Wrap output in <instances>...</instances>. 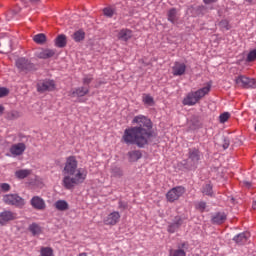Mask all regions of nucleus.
<instances>
[{
    "mask_svg": "<svg viewBox=\"0 0 256 256\" xmlns=\"http://www.w3.org/2000/svg\"><path fill=\"white\" fill-rule=\"evenodd\" d=\"M132 126L126 128L122 135V143L136 145L139 149H145L153 137V122L147 116L138 115L132 120Z\"/></svg>",
    "mask_w": 256,
    "mask_h": 256,
    "instance_id": "f257e3e1",
    "label": "nucleus"
},
{
    "mask_svg": "<svg viewBox=\"0 0 256 256\" xmlns=\"http://www.w3.org/2000/svg\"><path fill=\"white\" fill-rule=\"evenodd\" d=\"M62 173L64 175L62 185L65 189H73L75 185H81L87 179V170L79 168V162L75 156L66 158Z\"/></svg>",
    "mask_w": 256,
    "mask_h": 256,
    "instance_id": "f03ea898",
    "label": "nucleus"
},
{
    "mask_svg": "<svg viewBox=\"0 0 256 256\" xmlns=\"http://www.w3.org/2000/svg\"><path fill=\"white\" fill-rule=\"evenodd\" d=\"M211 91V84H207L203 88L198 89L197 91L189 92L186 97L183 99V105H187L188 107H193V105H197L205 95H209Z\"/></svg>",
    "mask_w": 256,
    "mask_h": 256,
    "instance_id": "7ed1b4c3",
    "label": "nucleus"
},
{
    "mask_svg": "<svg viewBox=\"0 0 256 256\" xmlns=\"http://www.w3.org/2000/svg\"><path fill=\"white\" fill-rule=\"evenodd\" d=\"M203 157V154L199 149L197 148H189L188 149V159L184 160L182 165L184 169H187L188 171H195L197 167H199V162L201 161V158Z\"/></svg>",
    "mask_w": 256,
    "mask_h": 256,
    "instance_id": "20e7f679",
    "label": "nucleus"
},
{
    "mask_svg": "<svg viewBox=\"0 0 256 256\" xmlns=\"http://www.w3.org/2000/svg\"><path fill=\"white\" fill-rule=\"evenodd\" d=\"M3 202L5 205H12L21 209L25 206V199L19 196V194H6L3 196Z\"/></svg>",
    "mask_w": 256,
    "mask_h": 256,
    "instance_id": "39448f33",
    "label": "nucleus"
},
{
    "mask_svg": "<svg viewBox=\"0 0 256 256\" xmlns=\"http://www.w3.org/2000/svg\"><path fill=\"white\" fill-rule=\"evenodd\" d=\"M183 195H185V187L176 186L167 192L166 199L169 203H175V201H178Z\"/></svg>",
    "mask_w": 256,
    "mask_h": 256,
    "instance_id": "423d86ee",
    "label": "nucleus"
},
{
    "mask_svg": "<svg viewBox=\"0 0 256 256\" xmlns=\"http://www.w3.org/2000/svg\"><path fill=\"white\" fill-rule=\"evenodd\" d=\"M236 85L243 89H256V80L247 76L240 75L236 79Z\"/></svg>",
    "mask_w": 256,
    "mask_h": 256,
    "instance_id": "0eeeda50",
    "label": "nucleus"
},
{
    "mask_svg": "<svg viewBox=\"0 0 256 256\" xmlns=\"http://www.w3.org/2000/svg\"><path fill=\"white\" fill-rule=\"evenodd\" d=\"M16 67L20 71H25L26 73L29 71H35L36 67L29 59L27 58H19L16 60Z\"/></svg>",
    "mask_w": 256,
    "mask_h": 256,
    "instance_id": "6e6552de",
    "label": "nucleus"
},
{
    "mask_svg": "<svg viewBox=\"0 0 256 256\" xmlns=\"http://www.w3.org/2000/svg\"><path fill=\"white\" fill-rule=\"evenodd\" d=\"M37 91L39 93H45V91H55V81L42 80L37 84Z\"/></svg>",
    "mask_w": 256,
    "mask_h": 256,
    "instance_id": "1a4fd4ad",
    "label": "nucleus"
},
{
    "mask_svg": "<svg viewBox=\"0 0 256 256\" xmlns=\"http://www.w3.org/2000/svg\"><path fill=\"white\" fill-rule=\"evenodd\" d=\"M167 21H169L172 25H179V19H181V14L177 8H170L167 11Z\"/></svg>",
    "mask_w": 256,
    "mask_h": 256,
    "instance_id": "9d476101",
    "label": "nucleus"
},
{
    "mask_svg": "<svg viewBox=\"0 0 256 256\" xmlns=\"http://www.w3.org/2000/svg\"><path fill=\"white\" fill-rule=\"evenodd\" d=\"M15 219H17L15 212L5 210L0 213V225H7L9 221H15Z\"/></svg>",
    "mask_w": 256,
    "mask_h": 256,
    "instance_id": "9b49d317",
    "label": "nucleus"
},
{
    "mask_svg": "<svg viewBox=\"0 0 256 256\" xmlns=\"http://www.w3.org/2000/svg\"><path fill=\"white\" fill-rule=\"evenodd\" d=\"M30 205L33 207V209H36L37 211H43L47 207L45 204V200L39 196H34L30 200Z\"/></svg>",
    "mask_w": 256,
    "mask_h": 256,
    "instance_id": "f8f14e48",
    "label": "nucleus"
},
{
    "mask_svg": "<svg viewBox=\"0 0 256 256\" xmlns=\"http://www.w3.org/2000/svg\"><path fill=\"white\" fill-rule=\"evenodd\" d=\"M57 51L53 49H42L35 52V57L38 59H51L55 57Z\"/></svg>",
    "mask_w": 256,
    "mask_h": 256,
    "instance_id": "ddd939ff",
    "label": "nucleus"
},
{
    "mask_svg": "<svg viewBox=\"0 0 256 256\" xmlns=\"http://www.w3.org/2000/svg\"><path fill=\"white\" fill-rule=\"evenodd\" d=\"M187 71V65L183 62H175L172 67L174 77H181Z\"/></svg>",
    "mask_w": 256,
    "mask_h": 256,
    "instance_id": "4468645a",
    "label": "nucleus"
},
{
    "mask_svg": "<svg viewBox=\"0 0 256 256\" xmlns=\"http://www.w3.org/2000/svg\"><path fill=\"white\" fill-rule=\"evenodd\" d=\"M120 219H121V214H119L118 211H114V212L108 214L104 218V224L105 225H117V223Z\"/></svg>",
    "mask_w": 256,
    "mask_h": 256,
    "instance_id": "2eb2a0df",
    "label": "nucleus"
},
{
    "mask_svg": "<svg viewBox=\"0 0 256 256\" xmlns=\"http://www.w3.org/2000/svg\"><path fill=\"white\" fill-rule=\"evenodd\" d=\"M25 149H27L25 143H17L10 147V153L15 157H19V155H23V153H25Z\"/></svg>",
    "mask_w": 256,
    "mask_h": 256,
    "instance_id": "dca6fc26",
    "label": "nucleus"
},
{
    "mask_svg": "<svg viewBox=\"0 0 256 256\" xmlns=\"http://www.w3.org/2000/svg\"><path fill=\"white\" fill-rule=\"evenodd\" d=\"M192 17H203L207 13V6H196L189 8Z\"/></svg>",
    "mask_w": 256,
    "mask_h": 256,
    "instance_id": "f3484780",
    "label": "nucleus"
},
{
    "mask_svg": "<svg viewBox=\"0 0 256 256\" xmlns=\"http://www.w3.org/2000/svg\"><path fill=\"white\" fill-rule=\"evenodd\" d=\"M0 53H11V38L0 39Z\"/></svg>",
    "mask_w": 256,
    "mask_h": 256,
    "instance_id": "a211bd4d",
    "label": "nucleus"
},
{
    "mask_svg": "<svg viewBox=\"0 0 256 256\" xmlns=\"http://www.w3.org/2000/svg\"><path fill=\"white\" fill-rule=\"evenodd\" d=\"M202 125L203 124L201 123L199 116H192L188 121L190 131H197V129H201Z\"/></svg>",
    "mask_w": 256,
    "mask_h": 256,
    "instance_id": "6ab92c4d",
    "label": "nucleus"
},
{
    "mask_svg": "<svg viewBox=\"0 0 256 256\" xmlns=\"http://www.w3.org/2000/svg\"><path fill=\"white\" fill-rule=\"evenodd\" d=\"M211 221L214 225H223L227 221V214L225 212H217L212 216Z\"/></svg>",
    "mask_w": 256,
    "mask_h": 256,
    "instance_id": "aec40b11",
    "label": "nucleus"
},
{
    "mask_svg": "<svg viewBox=\"0 0 256 256\" xmlns=\"http://www.w3.org/2000/svg\"><path fill=\"white\" fill-rule=\"evenodd\" d=\"M181 225H183V218H181V216H176L173 223L168 226V233H175Z\"/></svg>",
    "mask_w": 256,
    "mask_h": 256,
    "instance_id": "412c9836",
    "label": "nucleus"
},
{
    "mask_svg": "<svg viewBox=\"0 0 256 256\" xmlns=\"http://www.w3.org/2000/svg\"><path fill=\"white\" fill-rule=\"evenodd\" d=\"M249 237H251L249 232H242V233L234 236L233 241H235V243H237V245H245V243H247V241H249Z\"/></svg>",
    "mask_w": 256,
    "mask_h": 256,
    "instance_id": "4be33fe9",
    "label": "nucleus"
},
{
    "mask_svg": "<svg viewBox=\"0 0 256 256\" xmlns=\"http://www.w3.org/2000/svg\"><path fill=\"white\" fill-rule=\"evenodd\" d=\"M28 231L33 235V237H38V235H41V233H43V227L34 222L29 225Z\"/></svg>",
    "mask_w": 256,
    "mask_h": 256,
    "instance_id": "5701e85b",
    "label": "nucleus"
},
{
    "mask_svg": "<svg viewBox=\"0 0 256 256\" xmlns=\"http://www.w3.org/2000/svg\"><path fill=\"white\" fill-rule=\"evenodd\" d=\"M89 93V87L81 86L72 91V97H85Z\"/></svg>",
    "mask_w": 256,
    "mask_h": 256,
    "instance_id": "b1692460",
    "label": "nucleus"
},
{
    "mask_svg": "<svg viewBox=\"0 0 256 256\" xmlns=\"http://www.w3.org/2000/svg\"><path fill=\"white\" fill-rule=\"evenodd\" d=\"M133 37V32L129 29H122L118 33V39L120 41H129Z\"/></svg>",
    "mask_w": 256,
    "mask_h": 256,
    "instance_id": "393cba45",
    "label": "nucleus"
},
{
    "mask_svg": "<svg viewBox=\"0 0 256 256\" xmlns=\"http://www.w3.org/2000/svg\"><path fill=\"white\" fill-rule=\"evenodd\" d=\"M143 157V153H141V150H132L128 152V158L129 161L132 163H135L136 161H139Z\"/></svg>",
    "mask_w": 256,
    "mask_h": 256,
    "instance_id": "a878e982",
    "label": "nucleus"
},
{
    "mask_svg": "<svg viewBox=\"0 0 256 256\" xmlns=\"http://www.w3.org/2000/svg\"><path fill=\"white\" fill-rule=\"evenodd\" d=\"M55 45L56 47H59L60 49H63V47L67 46V36L65 34L58 35L55 39Z\"/></svg>",
    "mask_w": 256,
    "mask_h": 256,
    "instance_id": "bb28decb",
    "label": "nucleus"
},
{
    "mask_svg": "<svg viewBox=\"0 0 256 256\" xmlns=\"http://www.w3.org/2000/svg\"><path fill=\"white\" fill-rule=\"evenodd\" d=\"M54 206L58 211H67L69 209V203L65 200L56 201Z\"/></svg>",
    "mask_w": 256,
    "mask_h": 256,
    "instance_id": "cd10ccee",
    "label": "nucleus"
},
{
    "mask_svg": "<svg viewBox=\"0 0 256 256\" xmlns=\"http://www.w3.org/2000/svg\"><path fill=\"white\" fill-rule=\"evenodd\" d=\"M72 38L74 39V41L76 43H81V41L85 40V31L78 30V31L74 32V34L72 35Z\"/></svg>",
    "mask_w": 256,
    "mask_h": 256,
    "instance_id": "c85d7f7f",
    "label": "nucleus"
},
{
    "mask_svg": "<svg viewBox=\"0 0 256 256\" xmlns=\"http://www.w3.org/2000/svg\"><path fill=\"white\" fill-rule=\"evenodd\" d=\"M112 177H116V179H121L123 177V169L119 166H114L111 168Z\"/></svg>",
    "mask_w": 256,
    "mask_h": 256,
    "instance_id": "c756f323",
    "label": "nucleus"
},
{
    "mask_svg": "<svg viewBox=\"0 0 256 256\" xmlns=\"http://www.w3.org/2000/svg\"><path fill=\"white\" fill-rule=\"evenodd\" d=\"M29 175H31V171L27 169H21L15 172V176L17 177V179H25L29 177Z\"/></svg>",
    "mask_w": 256,
    "mask_h": 256,
    "instance_id": "7c9ffc66",
    "label": "nucleus"
},
{
    "mask_svg": "<svg viewBox=\"0 0 256 256\" xmlns=\"http://www.w3.org/2000/svg\"><path fill=\"white\" fill-rule=\"evenodd\" d=\"M33 41H34V43H37L38 45H43V43H45V41H47V36H45V34H43V33L36 34L33 37Z\"/></svg>",
    "mask_w": 256,
    "mask_h": 256,
    "instance_id": "2f4dec72",
    "label": "nucleus"
},
{
    "mask_svg": "<svg viewBox=\"0 0 256 256\" xmlns=\"http://www.w3.org/2000/svg\"><path fill=\"white\" fill-rule=\"evenodd\" d=\"M202 193L203 195H207L208 197H213V185L205 184L202 187Z\"/></svg>",
    "mask_w": 256,
    "mask_h": 256,
    "instance_id": "473e14b6",
    "label": "nucleus"
},
{
    "mask_svg": "<svg viewBox=\"0 0 256 256\" xmlns=\"http://www.w3.org/2000/svg\"><path fill=\"white\" fill-rule=\"evenodd\" d=\"M142 101L145 105H149V107H153V105H155V100L149 94H144Z\"/></svg>",
    "mask_w": 256,
    "mask_h": 256,
    "instance_id": "72a5a7b5",
    "label": "nucleus"
},
{
    "mask_svg": "<svg viewBox=\"0 0 256 256\" xmlns=\"http://www.w3.org/2000/svg\"><path fill=\"white\" fill-rule=\"evenodd\" d=\"M169 256H187L185 250L178 248V249H170Z\"/></svg>",
    "mask_w": 256,
    "mask_h": 256,
    "instance_id": "f704fd0d",
    "label": "nucleus"
},
{
    "mask_svg": "<svg viewBox=\"0 0 256 256\" xmlns=\"http://www.w3.org/2000/svg\"><path fill=\"white\" fill-rule=\"evenodd\" d=\"M246 61L248 63H253V61H256V49H254L248 53Z\"/></svg>",
    "mask_w": 256,
    "mask_h": 256,
    "instance_id": "c9c22d12",
    "label": "nucleus"
},
{
    "mask_svg": "<svg viewBox=\"0 0 256 256\" xmlns=\"http://www.w3.org/2000/svg\"><path fill=\"white\" fill-rule=\"evenodd\" d=\"M19 11H21V8H16L15 10H10L7 14H6V19L7 21H11V19H13V15H17V13H19Z\"/></svg>",
    "mask_w": 256,
    "mask_h": 256,
    "instance_id": "e433bc0d",
    "label": "nucleus"
},
{
    "mask_svg": "<svg viewBox=\"0 0 256 256\" xmlns=\"http://www.w3.org/2000/svg\"><path fill=\"white\" fill-rule=\"evenodd\" d=\"M229 117H231V114L229 112H224L219 116L220 123H226V121L229 120Z\"/></svg>",
    "mask_w": 256,
    "mask_h": 256,
    "instance_id": "4c0bfd02",
    "label": "nucleus"
},
{
    "mask_svg": "<svg viewBox=\"0 0 256 256\" xmlns=\"http://www.w3.org/2000/svg\"><path fill=\"white\" fill-rule=\"evenodd\" d=\"M0 189L2 193H9L11 191V185L9 183H0Z\"/></svg>",
    "mask_w": 256,
    "mask_h": 256,
    "instance_id": "58836bf2",
    "label": "nucleus"
},
{
    "mask_svg": "<svg viewBox=\"0 0 256 256\" xmlns=\"http://www.w3.org/2000/svg\"><path fill=\"white\" fill-rule=\"evenodd\" d=\"M118 209H120V211H125L126 209H129V203H127L126 201L120 200L118 202Z\"/></svg>",
    "mask_w": 256,
    "mask_h": 256,
    "instance_id": "ea45409f",
    "label": "nucleus"
},
{
    "mask_svg": "<svg viewBox=\"0 0 256 256\" xmlns=\"http://www.w3.org/2000/svg\"><path fill=\"white\" fill-rule=\"evenodd\" d=\"M196 209H198V211H201V213H203L206 209H207V203L200 201L196 204Z\"/></svg>",
    "mask_w": 256,
    "mask_h": 256,
    "instance_id": "a19ab883",
    "label": "nucleus"
},
{
    "mask_svg": "<svg viewBox=\"0 0 256 256\" xmlns=\"http://www.w3.org/2000/svg\"><path fill=\"white\" fill-rule=\"evenodd\" d=\"M103 12L106 17H113L115 15V10L110 7L104 8Z\"/></svg>",
    "mask_w": 256,
    "mask_h": 256,
    "instance_id": "79ce46f5",
    "label": "nucleus"
},
{
    "mask_svg": "<svg viewBox=\"0 0 256 256\" xmlns=\"http://www.w3.org/2000/svg\"><path fill=\"white\" fill-rule=\"evenodd\" d=\"M220 29H226V31H229V21L222 20L219 22Z\"/></svg>",
    "mask_w": 256,
    "mask_h": 256,
    "instance_id": "37998d69",
    "label": "nucleus"
},
{
    "mask_svg": "<svg viewBox=\"0 0 256 256\" xmlns=\"http://www.w3.org/2000/svg\"><path fill=\"white\" fill-rule=\"evenodd\" d=\"M7 95H9V89L6 87H0V99L7 97Z\"/></svg>",
    "mask_w": 256,
    "mask_h": 256,
    "instance_id": "c03bdc74",
    "label": "nucleus"
},
{
    "mask_svg": "<svg viewBox=\"0 0 256 256\" xmlns=\"http://www.w3.org/2000/svg\"><path fill=\"white\" fill-rule=\"evenodd\" d=\"M223 144H222V147H223V149L225 150V149H229V145H230V140L227 138V137H225V136H223Z\"/></svg>",
    "mask_w": 256,
    "mask_h": 256,
    "instance_id": "a18cd8bd",
    "label": "nucleus"
},
{
    "mask_svg": "<svg viewBox=\"0 0 256 256\" xmlns=\"http://www.w3.org/2000/svg\"><path fill=\"white\" fill-rule=\"evenodd\" d=\"M91 81H93V77H91V76H85L84 78H83V85H89L90 83H91Z\"/></svg>",
    "mask_w": 256,
    "mask_h": 256,
    "instance_id": "49530a36",
    "label": "nucleus"
},
{
    "mask_svg": "<svg viewBox=\"0 0 256 256\" xmlns=\"http://www.w3.org/2000/svg\"><path fill=\"white\" fill-rule=\"evenodd\" d=\"M189 244H187V242H182L181 244L178 245V249H182L183 251H185V249H188Z\"/></svg>",
    "mask_w": 256,
    "mask_h": 256,
    "instance_id": "de8ad7c7",
    "label": "nucleus"
},
{
    "mask_svg": "<svg viewBox=\"0 0 256 256\" xmlns=\"http://www.w3.org/2000/svg\"><path fill=\"white\" fill-rule=\"evenodd\" d=\"M206 5H211V3H217V0H203Z\"/></svg>",
    "mask_w": 256,
    "mask_h": 256,
    "instance_id": "09e8293b",
    "label": "nucleus"
},
{
    "mask_svg": "<svg viewBox=\"0 0 256 256\" xmlns=\"http://www.w3.org/2000/svg\"><path fill=\"white\" fill-rule=\"evenodd\" d=\"M3 113H5V106L0 104V117L3 116Z\"/></svg>",
    "mask_w": 256,
    "mask_h": 256,
    "instance_id": "8fccbe9b",
    "label": "nucleus"
},
{
    "mask_svg": "<svg viewBox=\"0 0 256 256\" xmlns=\"http://www.w3.org/2000/svg\"><path fill=\"white\" fill-rule=\"evenodd\" d=\"M29 2H30L32 5H39V3H41V0H29Z\"/></svg>",
    "mask_w": 256,
    "mask_h": 256,
    "instance_id": "3c124183",
    "label": "nucleus"
},
{
    "mask_svg": "<svg viewBox=\"0 0 256 256\" xmlns=\"http://www.w3.org/2000/svg\"><path fill=\"white\" fill-rule=\"evenodd\" d=\"M243 183H244L245 187H247L248 189L251 187V182L244 181Z\"/></svg>",
    "mask_w": 256,
    "mask_h": 256,
    "instance_id": "603ef678",
    "label": "nucleus"
},
{
    "mask_svg": "<svg viewBox=\"0 0 256 256\" xmlns=\"http://www.w3.org/2000/svg\"><path fill=\"white\" fill-rule=\"evenodd\" d=\"M78 256H87V253H80Z\"/></svg>",
    "mask_w": 256,
    "mask_h": 256,
    "instance_id": "864d4df0",
    "label": "nucleus"
},
{
    "mask_svg": "<svg viewBox=\"0 0 256 256\" xmlns=\"http://www.w3.org/2000/svg\"><path fill=\"white\" fill-rule=\"evenodd\" d=\"M247 3H253L254 0H245Z\"/></svg>",
    "mask_w": 256,
    "mask_h": 256,
    "instance_id": "5fc2aeb1",
    "label": "nucleus"
}]
</instances>
